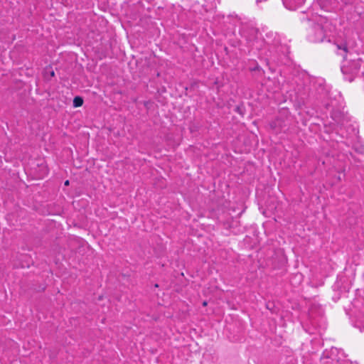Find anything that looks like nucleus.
Segmentation results:
<instances>
[{
	"instance_id": "423d86ee",
	"label": "nucleus",
	"mask_w": 364,
	"mask_h": 364,
	"mask_svg": "<svg viewBox=\"0 0 364 364\" xmlns=\"http://www.w3.org/2000/svg\"><path fill=\"white\" fill-rule=\"evenodd\" d=\"M358 70V68L356 67L354 70L352 71V73H355Z\"/></svg>"
},
{
	"instance_id": "0eeeda50",
	"label": "nucleus",
	"mask_w": 364,
	"mask_h": 364,
	"mask_svg": "<svg viewBox=\"0 0 364 364\" xmlns=\"http://www.w3.org/2000/svg\"><path fill=\"white\" fill-rule=\"evenodd\" d=\"M51 75H52V76H53V75H54V72H53V71L51 73Z\"/></svg>"
},
{
	"instance_id": "f03ea898",
	"label": "nucleus",
	"mask_w": 364,
	"mask_h": 364,
	"mask_svg": "<svg viewBox=\"0 0 364 364\" xmlns=\"http://www.w3.org/2000/svg\"><path fill=\"white\" fill-rule=\"evenodd\" d=\"M83 104V100L80 97H75L73 100V106L75 107H79Z\"/></svg>"
},
{
	"instance_id": "20e7f679",
	"label": "nucleus",
	"mask_w": 364,
	"mask_h": 364,
	"mask_svg": "<svg viewBox=\"0 0 364 364\" xmlns=\"http://www.w3.org/2000/svg\"><path fill=\"white\" fill-rule=\"evenodd\" d=\"M207 304H208V303H207V301H204L203 302V306H207Z\"/></svg>"
},
{
	"instance_id": "39448f33",
	"label": "nucleus",
	"mask_w": 364,
	"mask_h": 364,
	"mask_svg": "<svg viewBox=\"0 0 364 364\" xmlns=\"http://www.w3.org/2000/svg\"><path fill=\"white\" fill-rule=\"evenodd\" d=\"M69 185V181H66L65 182V186H68Z\"/></svg>"
},
{
	"instance_id": "f257e3e1",
	"label": "nucleus",
	"mask_w": 364,
	"mask_h": 364,
	"mask_svg": "<svg viewBox=\"0 0 364 364\" xmlns=\"http://www.w3.org/2000/svg\"><path fill=\"white\" fill-rule=\"evenodd\" d=\"M316 32H317L318 36L316 37H314V38L310 36L309 37L310 41H311L312 42H315V43L323 41L324 36H323V32L322 28L320 27H318Z\"/></svg>"
},
{
	"instance_id": "7ed1b4c3",
	"label": "nucleus",
	"mask_w": 364,
	"mask_h": 364,
	"mask_svg": "<svg viewBox=\"0 0 364 364\" xmlns=\"http://www.w3.org/2000/svg\"><path fill=\"white\" fill-rule=\"evenodd\" d=\"M337 48L338 50H342L344 53L347 52V47L345 44L344 45H338Z\"/></svg>"
}]
</instances>
